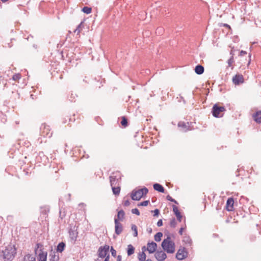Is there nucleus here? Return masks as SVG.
Returning a JSON list of instances; mask_svg holds the SVG:
<instances>
[{
    "label": "nucleus",
    "mask_w": 261,
    "mask_h": 261,
    "mask_svg": "<svg viewBox=\"0 0 261 261\" xmlns=\"http://www.w3.org/2000/svg\"><path fill=\"white\" fill-rule=\"evenodd\" d=\"M161 246L164 251L168 253H173L175 251V243L171 240L170 236H167V238L163 241Z\"/></svg>",
    "instance_id": "nucleus-1"
},
{
    "label": "nucleus",
    "mask_w": 261,
    "mask_h": 261,
    "mask_svg": "<svg viewBox=\"0 0 261 261\" xmlns=\"http://www.w3.org/2000/svg\"><path fill=\"white\" fill-rule=\"evenodd\" d=\"M16 251L15 246L6 247L5 250L2 251L3 259L5 261H12L15 257Z\"/></svg>",
    "instance_id": "nucleus-2"
},
{
    "label": "nucleus",
    "mask_w": 261,
    "mask_h": 261,
    "mask_svg": "<svg viewBox=\"0 0 261 261\" xmlns=\"http://www.w3.org/2000/svg\"><path fill=\"white\" fill-rule=\"evenodd\" d=\"M148 192V189L144 187L139 189H134L130 193V197L132 200L139 201L141 198L144 197Z\"/></svg>",
    "instance_id": "nucleus-3"
},
{
    "label": "nucleus",
    "mask_w": 261,
    "mask_h": 261,
    "mask_svg": "<svg viewBox=\"0 0 261 261\" xmlns=\"http://www.w3.org/2000/svg\"><path fill=\"white\" fill-rule=\"evenodd\" d=\"M226 109L224 106H220L218 104H215L212 108V113L216 118H220L223 116L224 112Z\"/></svg>",
    "instance_id": "nucleus-4"
},
{
    "label": "nucleus",
    "mask_w": 261,
    "mask_h": 261,
    "mask_svg": "<svg viewBox=\"0 0 261 261\" xmlns=\"http://www.w3.org/2000/svg\"><path fill=\"white\" fill-rule=\"evenodd\" d=\"M109 178L111 186H116L117 183L120 182L121 179V174L119 171L113 172L112 175H111Z\"/></svg>",
    "instance_id": "nucleus-5"
},
{
    "label": "nucleus",
    "mask_w": 261,
    "mask_h": 261,
    "mask_svg": "<svg viewBox=\"0 0 261 261\" xmlns=\"http://www.w3.org/2000/svg\"><path fill=\"white\" fill-rule=\"evenodd\" d=\"M188 251L185 247L180 246L176 254V258L179 260H182L188 257Z\"/></svg>",
    "instance_id": "nucleus-6"
},
{
    "label": "nucleus",
    "mask_w": 261,
    "mask_h": 261,
    "mask_svg": "<svg viewBox=\"0 0 261 261\" xmlns=\"http://www.w3.org/2000/svg\"><path fill=\"white\" fill-rule=\"evenodd\" d=\"M110 246L105 245L103 246H100L98 249V256L99 258H103L107 255L109 254Z\"/></svg>",
    "instance_id": "nucleus-7"
},
{
    "label": "nucleus",
    "mask_w": 261,
    "mask_h": 261,
    "mask_svg": "<svg viewBox=\"0 0 261 261\" xmlns=\"http://www.w3.org/2000/svg\"><path fill=\"white\" fill-rule=\"evenodd\" d=\"M40 133L43 137L50 138L52 136L49 126L45 124H42L40 127Z\"/></svg>",
    "instance_id": "nucleus-8"
},
{
    "label": "nucleus",
    "mask_w": 261,
    "mask_h": 261,
    "mask_svg": "<svg viewBox=\"0 0 261 261\" xmlns=\"http://www.w3.org/2000/svg\"><path fill=\"white\" fill-rule=\"evenodd\" d=\"M154 256L158 261H164L167 258L166 254L162 250L156 251Z\"/></svg>",
    "instance_id": "nucleus-9"
},
{
    "label": "nucleus",
    "mask_w": 261,
    "mask_h": 261,
    "mask_svg": "<svg viewBox=\"0 0 261 261\" xmlns=\"http://www.w3.org/2000/svg\"><path fill=\"white\" fill-rule=\"evenodd\" d=\"M234 203V199L233 197L228 198L226 201V203L225 205L226 210L228 211H233Z\"/></svg>",
    "instance_id": "nucleus-10"
},
{
    "label": "nucleus",
    "mask_w": 261,
    "mask_h": 261,
    "mask_svg": "<svg viewBox=\"0 0 261 261\" xmlns=\"http://www.w3.org/2000/svg\"><path fill=\"white\" fill-rule=\"evenodd\" d=\"M115 232L116 234L119 235L123 231L122 224L117 220H115Z\"/></svg>",
    "instance_id": "nucleus-11"
},
{
    "label": "nucleus",
    "mask_w": 261,
    "mask_h": 261,
    "mask_svg": "<svg viewBox=\"0 0 261 261\" xmlns=\"http://www.w3.org/2000/svg\"><path fill=\"white\" fill-rule=\"evenodd\" d=\"M232 82L236 85H239L244 82V78L242 74H237L232 78Z\"/></svg>",
    "instance_id": "nucleus-12"
},
{
    "label": "nucleus",
    "mask_w": 261,
    "mask_h": 261,
    "mask_svg": "<svg viewBox=\"0 0 261 261\" xmlns=\"http://www.w3.org/2000/svg\"><path fill=\"white\" fill-rule=\"evenodd\" d=\"M147 246L148 247V251L149 253H153L154 252H156L158 245L157 244L153 241L151 242H148L147 244Z\"/></svg>",
    "instance_id": "nucleus-13"
},
{
    "label": "nucleus",
    "mask_w": 261,
    "mask_h": 261,
    "mask_svg": "<svg viewBox=\"0 0 261 261\" xmlns=\"http://www.w3.org/2000/svg\"><path fill=\"white\" fill-rule=\"evenodd\" d=\"M172 208L173 212H174V215L176 216L177 221L179 222H181L182 216L180 212L178 210L177 206H176L175 205H173Z\"/></svg>",
    "instance_id": "nucleus-14"
},
{
    "label": "nucleus",
    "mask_w": 261,
    "mask_h": 261,
    "mask_svg": "<svg viewBox=\"0 0 261 261\" xmlns=\"http://www.w3.org/2000/svg\"><path fill=\"white\" fill-rule=\"evenodd\" d=\"M117 215L114 218L115 220H117L118 221H122L124 218L125 216V212L123 210H120L118 211L117 210Z\"/></svg>",
    "instance_id": "nucleus-15"
},
{
    "label": "nucleus",
    "mask_w": 261,
    "mask_h": 261,
    "mask_svg": "<svg viewBox=\"0 0 261 261\" xmlns=\"http://www.w3.org/2000/svg\"><path fill=\"white\" fill-rule=\"evenodd\" d=\"M178 126L180 128H181V130L184 132H187L188 130L189 129V123L187 122L186 123L183 121H180L178 123Z\"/></svg>",
    "instance_id": "nucleus-16"
},
{
    "label": "nucleus",
    "mask_w": 261,
    "mask_h": 261,
    "mask_svg": "<svg viewBox=\"0 0 261 261\" xmlns=\"http://www.w3.org/2000/svg\"><path fill=\"white\" fill-rule=\"evenodd\" d=\"M253 120L257 123H261V111H257L252 115Z\"/></svg>",
    "instance_id": "nucleus-17"
},
{
    "label": "nucleus",
    "mask_w": 261,
    "mask_h": 261,
    "mask_svg": "<svg viewBox=\"0 0 261 261\" xmlns=\"http://www.w3.org/2000/svg\"><path fill=\"white\" fill-rule=\"evenodd\" d=\"M153 189L154 190H155L159 192L162 193H165V188L162 185H161L160 184H158V183L154 184L153 185Z\"/></svg>",
    "instance_id": "nucleus-18"
},
{
    "label": "nucleus",
    "mask_w": 261,
    "mask_h": 261,
    "mask_svg": "<svg viewBox=\"0 0 261 261\" xmlns=\"http://www.w3.org/2000/svg\"><path fill=\"white\" fill-rule=\"evenodd\" d=\"M66 247V244L64 242H60L56 248V250L57 252L62 253L65 249Z\"/></svg>",
    "instance_id": "nucleus-19"
},
{
    "label": "nucleus",
    "mask_w": 261,
    "mask_h": 261,
    "mask_svg": "<svg viewBox=\"0 0 261 261\" xmlns=\"http://www.w3.org/2000/svg\"><path fill=\"white\" fill-rule=\"evenodd\" d=\"M195 72L196 74L198 75L202 74L204 71V68L203 66L201 65L198 64L196 65L194 69Z\"/></svg>",
    "instance_id": "nucleus-20"
},
{
    "label": "nucleus",
    "mask_w": 261,
    "mask_h": 261,
    "mask_svg": "<svg viewBox=\"0 0 261 261\" xmlns=\"http://www.w3.org/2000/svg\"><path fill=\"white\" fill-rule=\"evenodd\" d=\"M47 256V252L39 253L38 256V261H46Z\"/></svg>",
    "instance_id": "nucleus-21"
},
{
    "label": "nucleus",
    "mask_w": 261,
    "mask_h": 261,
    "mask_svg": "<svg viewBox=\"0 0 261 261\" xmlns=\"http://www.w3.org/2000/svg\"><path fill=\"white\" fill-rule=\"evenodd\" d=\"M111 187L113 194L116 196L119 195L121 190L120 186L119 185V184L117 186H113Z\"/></svg>",
    "instance_id": "nucleus-22"
},
{
    "label": "nucleus",
    "mask_w": 261,
    "mask_h": 261,
    "mask_svg": "<svg viewBox=\"0 0 261 261\" xmlns=\"http://www.w3.org/2000/svg\"><path fill=\"white\" fill-rule=\"evenodd\" d=\"M49 256L50 257L49 261H58L59 260V256H56L55 252L53 251L52 249Z\"/></svg>",
    "instance_id": "nucleus-23"
},
{
    "label": "nucleus",
    "mask_w": 261,
    "mask_h": 261,
    "mask_svg": "<svg viewBox=\"0 0 261 261\" xmlns=\"http://www.w3.org/2000/svg\"><path fill=\"white\" fill-rule=\"evenodd\" d=\"M135 247L132 245L129 244L127 246V253L128 256H130L134 253Z\"/></svg>",
    "instance_id": "nucleus-24"
},
{
    "label": "nucleus",
    "mask_w": 261,
    "mask_h": 261,
    "mask_svg": "<svg viewBox=\"0 0 261 261\" xmlns=\"http://www.w3.org/2000/svg\"><path fill=\"white\" fill-rule=\"evenodd\" d=\"M24 261H36L35 257L30 254H26L23 258Z\"/></svg>",
    "instance_id": "nucleus-25"
},
{
    "label": "nucleus",
    "mask_w": 261,
    "mask_h": 261,
    "mask_svg": "<svg viewBox=\"0 0 261 261\" xmlns=\"http://www.w3.org/2000/svg\"><path fill=\"white\" fill-rule=\"evenodd\" d=\"M69 234L72 240H75L77 237V232H75L74 229L70 228L69 230Z\"/></svg>",
    "instance_id": "nucleus-26"
},
{
    "label": "nucleus",
    "mask_w": 261,
    "mask_h": 261,
    "mask_svg": "<svg viewBox=\"0 0 261 261\" xmlns=\"http://www.w3.org/2000/svg\"><path fill=\"white\" fill-rule=\"evenodd\" d=\"M163 233L161 232H157L155 235H154V240L156 241V242H160L161 239H162V237H163Z\"/></svg>",
    "instance_id": "nucleus-27"
},
{
    "label": "nucleus",
    "mask_w": 261,
    "mask_h": 261,
    "mask_svg": "<svg viewBox=\"0 0 261 261\" xmlns=\"http://www.w3.org/2000/svg\"><path fill=\"white\" fill-rule=\"evenodd\" d=\"M146 258V255L145 252H142L140 253L138 255V259L139 261H145Z\"/></svg>",
    "instance_id": "nucleus-28"
},
{
    "label": "nucleus",
    "mask_w": 261,
    "mask_h": 261,
    "mask_svg": "<svg viewBox=\"0 0 261 261\" xmlns=\"http://www.w3.org/2000/svg\"><path fill=\"white\" fill-rule=\"evenodd\" d=\"M82 11L85 14H89L91 13L92 8L91 7L85 6L82 8Z\"/></svg>",
    "instance_id": "nucleus-29"
},
{
    "label": "nucleus",
    "mask_w": 261,
    "mask_h": 261,
    "mask_svg": "<svg viewBox=\"0 0 261 261\" xmlns=\"http://www.w3.org/2000/svg\"><path fill=\"white\" fill-rule=\"evenodd\" d=\"M182 241L185 244L189 245H191L192 242V240L189 236L184 237Z\"/></svg>",
    "instance_id": "nucleus-30"
},
{
    "label": "nucleus",
    "mask_w": 261,
    "mask_h": 261,
    "mask_svg": "<svg viewBox=\"0 0 261 261\" xmlns=\"http://www.w3.org/2000/svg\"><path fill=\"white\" fill-rule=\"evenodd\" d=\"M131 229L132 231H134L133 236L135 237H136L138 236V229L137 227L135 224H132L131 225Z\"/></svg>",
    "instance_id": "nucleus-31"
},
{
    "label": "nucleus",
    "mask_w": 261,
    "mask_h": 261,
    "mask_svg": "<svg viewBox=\"0 0 261 261\" xmlns=\"http://www.w3.org/2000/svg\"><path fill=\"white\" fill-rule=\"evenodd\" d=\"M66 215V211H65V209L64 208H63V209L61 208L60 210V212H59V217L61 219H63L65 217Z\"/></svg>",
    "instance_id": "nucleus-32"
},
{
    "label": "nucleus",
    "mask_w": 261,
    "mask_h": 261,
    "mask_svg": "<svg viewBox=\"0 0 261 261\" xmlns=\"http://www.w3.org/2000/svg\"><path fill=\"white\" fill-rule=\"evenodd\" d=\"M42 248H44L43 245L40 243H37L36 245V247L35 248V250H34L35 254H37L38 249H42Z\"/></svg>",
    "instance_id": "nucleus-33"
},
{
    "label": "nucleus",
    "mask_w": 261,
    "mask_h": 261,
    "mask_svg": "<svg viewBox=\"0 0 261 261\" xmlns=\"http://www.w3.org/2000/svg\"><path fill=\"white\" fill-rule=\"evenodd\" d=\"M121 124L124 127L127 126L128 125V121L127 118L125 117H123L121 121Z\"/></svg>",
    "instance_id": "nucleus-34"
},
{
    "label": "nucleus",
    "mask_w": 261,
    "mask_h": 261,
    "mask_svg": "<svg viewBox=\"0 0 261 261\" xmlns=\"http://www.w3.org/2000/svg\"><path fill=\"white\" fill-rule=\"evenodd\" d=\"M170 226L172 228H175L176 226V222L175 218H173L170 222Z\"/></svg>",
    "instance_id": "nucleus-35"
},
{
    "label": "nucleus",
    "mask_w": 261,
    "mask_h": 261,
    "mask_svg": "<svg viewBox=\"0 0 261 261\" xmlns=\"http://www.w3.org/2000/svg\"><path fill=\"white\" fill-rule=\"evenodd\" d=\"M68 120H69V122L74 121H75V119L74 118L73 120H72L71 118H69V116H66V117H65V118H64L63 119L62 123L65 124V123H66L67 122V121Z\"/></svg>",
    "instance_id": "nucleus-36"
},
{
    "label": "nucleus",
    "mask_w": 261,
    "mask_h": 261,
    "mask_svg": "<svg viewBox=\"0 0 261 261\" xmlns=\"http://www.w3.org/2000/svg\"><path fill=\"white\" fill-rule=\"evenodd\" d=\"M166 199L167 200L170 201L171 202H174L175 204H178V202L173 199L171 196H170L169 195H167L166 197Z\"/></svg>",
    "instance_id": "nucleus-37"
},
{
    "label": "nucleus",
    "mask_w": 261,
    "mask_h": 261,
    "mask_svg": "<svg viewBox=\"0 0 261 261\" xmlns=\"http://www.w3.org/2000/svg\"><path fill=\"white\" fill-rule=\"evenodd\" d=\"M149 203V200H145L144 201H142L140 203H138L137 205H138V206H146L148 205Z\"/></svg>",
    "instance_id": "nucleus-38"
},
{
    "label": "nucleus",
    "mask_w": 261,
    "mask_h": 261,
    "mask_svg": "<svg viewBox=\"0 0 261 261\" xmlns=\"http://www.w3.org/2000/svg\"><path fill=\"white\" fill-rule=\"evenodd\" d=\"M21 77V75L20 73H16L13 75L12 79L14 81H17L19 80Z\"/></svg>",
    "instance_id": "nucleus-39"
},
{
    "label": "nucleus",
    "mask_w": 261,
    "mask_h": 261,
    "mask_svg": "<svg viewBox=\"0 0 261 261\" xmlns=\"http://www.w3.org/2000/svg\"><path fill=\"white\" fill-rule=\"evenodd\" d=\"M110 251L111 252V254L112 255L115 257L116 256V250L114 249V247L113 246H111V248H110Z\"/></svg>",
    "instance_id": "nucleus-40"
},
{
    "label": "nucleus",
    "mask_w": 261,
    "mask_h": 261,
    "mask_svg": "<svg viewBox=\"0 0 261 261\" xmlns=\"http://www.w3.org/2000/svg\"><path fill=\"white\" fill-rule=\"evenodd\" d=\"M151 212L153 213L154 217H158L160 215V210L158 208H156L153 211H151Z\"/></svg>",
    "instance_id": "nucleus-41"
},
{
    "label": "nucleus",
    "mask_w": 261,
    "mask_h": 261,
    "mask_svg": "<svg viewBox=\"0 0 261 261\" xmlns=\"http://www.w3.org/2000/svg\"><path fill=\"white\" fill-rule=\"evenodd\" d=\"M131 212L133 214H136L137 216H139L140 215L139 210L137 208H133Z\"/></svg>",
    "instance_id": "nucleus-42"
},
{
    "label": "nucleus",
    "mask_w": 261,
    "mask_h": 261,
    "mask_svg": "<svg viewBox=\"0 0 261 261\" xmlns=\"http://www.w3.org/2000/svg\"><path fill=\"white\" fill-rule=\"evenodd\" d=\"M234 62V59L232 56L229 58V59L227 61V63L229 66H231L232 63Z\"/></svg>",
    "instance_id": "nucleus-43"
},
{
    "label": "nucleus",
    "mask_w": 261,
    "mask_h": 261,
    "mask_svg": "<svg viewBox=\"0 0 261 261\" xmlns=\"http://www.w3.org/2000/svg\"><path fill=\"white\" fill-rule=\"evenodd\" d=\"M130 204V201L128 199L125 200L123 202V205L125 206H128Z\"/></svg>",
    "instance_id": "nucleus-44"
},
{
    "label": "nucleus",
    "mask_w": 261,
    "mask_h": 261,
    "mask_svg": "<svg viewBox=\"0 0 261 261\" xmlns=\"http://www.w3.org/2000/svg\"><path fill=\"white\" fill-rule=\"evenodd\" d=\"M156 225H157V226L158 227L162 226L163 225V220H162V219L159 220L158 222H157Z\"/></svg>",
    "instance_id": "nucleus-45"
},
{
    "label": "nucleus",
    "mask_w": 261,
    "mask_h": 261,
    "mask_svg": "<svg viewBox=\"0 0 261 261\" xmlns=\"http://www.w3.org/2000/svg\"><path fill=\"white\" fill-rule=\"evenodd\" d=\"M247 54V52L246 51H244V50H242L240 52V56H243L245 55H246Z\"/></svg>",
    "instance_id": "nucleus-46"
},
{
    "label": "nucleus",
    "mask_w": 261,
    "mask_h": 261,
    "mask_svg": "<svg viewBox=\"0 0 261 261\" xmlns=\"http://www.w3.org/2000/svg\"><path fill=\"white\" fill-rule=\"evenodd\" d=\"M104 258L105 259L103 261H110V254H108Z\"/></svg>",
    "instance_id": "nucleus-47"
},
{
    "label": "nucleus",
    "mask_w": 261,
    "mask_h": 261,
    "mask_svg": "<svg viewBox=\"0 0 261 261\" xmlns=\"http://www.w3.org/2000/svg\"><path fill=\"white\" fill-rule=\"evenodd\" d=\"M148 246L147 247H146L145 246H143L142 247V251L143 252H144L146 250L148 251Z\"/></svg>",
    "instance_id": "nucleus-48"
},
{
    "label": "nucleus",
    "mask_w": 261,
    "mask_h": 261,
    "mask_svg": "<svg viewBox=\"0 0 261 261\" xmlns=\"http://www.w3.org/2000/svg\"><path fill=\"white\" fill-rule=\"evenodd\" d=\"M184 229V228L183 227H181L179 229L178 233H179L180 235H182V232H183Z\"/></svg>",
    "instance_id": "nucleus-49"
},
{
    "label": "nucleus",
    "mask_w": 261,
    "mask_h": 261,
    "mask_svg": "<svg viewBox=\"0 0 261 261\" xmlns=\"http://www.w3.org/2000/svg\"><path fill=\"white\" fill-rule=\"evenodd\" d=\"M147 231L148 232V233L150 234L152 233V228H150V227H149V228H147Z\"/></svg>",
    "instance_id": "nucleus-50"
},
{
    "label": "nucleus",
    "mask_w": 261,
    "mask_h": 261,
    "mask_svg": "<svg viewBox=\"0 0 261 261\" xmlns=\"http://www.w3.org/2000/svg\"><path fill=\"white\" fill-rule=\"evenodd\" d=\"M223 26L225 27L226 28H228V29H231L230 28V26L229 24H227V23H224L223 24Z\"/></svg>",
    "instance_id": "nucleus-51"
},
{
    "label": "nucleus",
    "mask_w": 261,
    "mask_h": 261,
    "mask_svg": "<svg viewBox=\"0 0 261 261\" xmlns=\"http://www.w3.org/2000/svg\"><path fill=\"white\" fill-rule=\"evenodd\" d=\"M121 259H122V257H121V255H118L117 256V261H121Z\"/></svg>",
    "instance_id": "nucleus-52"
},
{
    "label": "nucleus",
    "mask_w": 261,
    "mask_h": 261,
    "mask_svg": "<svg viewBox=\"0 0 261 261\" xmlns=\"http://www.w3.org/2000/svg\"><path fill=\"white\" fill-rule=\"evenodd\" d=\"M12 218H13V216H12L10 215V216H8L7 217V220H11Z\"/></svg>",
    "instance_id": "nucleus-53"
},
{
    "label": "nucleus",
    "mask_w": 261,
    "mask_h": 261,
    "mask_svg": "<svg viewBox=\"0 0 261 261\" xmlns=\"http://www.w3.org/2000/svg\"><path fill=\"white\" fill-rule=\"evenodd\" d=\"M248 57H249V62H248V65H249V64H250V61H251V54H249Z\"/></svg>",
    "instance_id": "nucleus-54"
},
{
    "label": "nucleus",
    "mask_w": 261,
    "mask_h": 261,
    "mask_svg": "<svg viewBox=\"0 0 261 261\" xmlns=\"http://www.w3.org/2000/svg\"><path fill=\"white\" fill-rule=\"evenodd\" d=\"M80 25H81V24L77 26L76 30H75V32L77 31L78 33H79L80 32V30H79V28L80 27Z\"/></svg>",
    "instance_id": "nucleus-55"
},
{
    "label": "nucleus",
    "mask_w": 261,
    "mask_h": 261,
    "mask_svg": "<svg viewBox=\"0 0 261 261\" xmlns=\"http://www.w3.org/2000/svg\"><path fill=\"white\" fill-rule=\"evenodd\" d=\"M39 251V253L45 252V251H44V248L38 249Z\"/></svg>",
    "instance_id": "nucleus-56"
},
{
    "label": "nucleus",
    "mask_w": 261,
    "mask_h": 261,
    "mask_svg": "<svg viewBox=\"0 0 261 261\" xmlns=\"http://www.w3.org/2000/svg\"><path fill=\"white\" fill-rule=\"evenodd\" d=\"M230 54L233 57L234 53H233V48L231 49V50L230 51Z\"/></svg>",
    "instance_id": "nucleus-57"
},
{
    "label": "nucleus",
    "mask_w": 261,
    "mask_h": 261,
    "mask_svg": "<svg viewBox=\"0 0 261 261\" xmlns=\"http://www.w3.org/2000/svg\"><path fill=\"white\" fill-rule=\"evenodd\" d=\"M155 199H156V198H155V197H152V198H151V201H152V202H154L155 201Z\"/></svg>",
    "instance_id": "nucleus-58"
},
{
    "label": "nucleus",
    "mask_w": 261,
    "mask_h": 261,
    "mask_svg": "<svg viewBox=\"0 0 261 261\" xmlns=\"http://www.w3.org/2000/svg\"><path fill=\"white\" fill-rule=\"evenodd\" d=\"M2 2L5 3L7 2L8 0H1Z\"/></svg>",
    "instance_id": "nucleus-59"
},
{
    "label": "nucleus",
    "mask_w": 261,
    "mask_h": 261,
    "mask_svg": "<svg viewBox=\"0 0 261 261\" xmlns=\"http://www.w3.org/2000/svg\"><path fill=\"white\" fill-rule=\"evenodd\" d=\"M43 154V153L42 152H39V155H42Z\"/></svg>",
    "instance_id": "nucleus-60"
},
{
    "label": "nucleus",
    "mask_w": 261,
    "mask_h": 261,
    "mask_svg": "<svg viewBox=\"0 0 261 261\" xmlns=\"http://www.w3.org/2000/svg\"><path fill=\"white\" fill-rule=\"evenodd\" d=\"M162 29L161 28H158L157 30H162Z\"/></svg>",
    "instance_id": "nucleus-61"
},
{
    "label": "nucleus",
    "mask_w": 261,
    "mask_h": 261,
    "mask_svg": "<svg viewBox=\"0 0 261 261\" xmlns=\"http://www.w3.org/2000/svg\"><path fill=\"white\" fill-rule=\"evenodd\" d=\"M146 261H152L150 259H147Z\"/></svg>",
    "instance_id": "nucleus-62"
},
{
    "label": "nucleus",
    "mask_w": 261,
    "mask_h": 261,
    "mask_svg": "<svg viewBox=\"0 0 261 261\" xmlns=\"http://www.w3.org/2000/svg\"><path fill=\"white\" fill-rule=\"evenodd\" d=\"M226 222L227 223H228V222H229V220L227 219V220H226Z\"/></svg>",
    "instance_id": "nucleus-63"
},
{
    "label": "nucleus",
    "mask_w": 261,
    "mask_h": 261,
    "mask_svg": "<svg viewBox=\"0 0 261 261\" xmlns=\"http://www.w3.org/2000/svg\"><path fill=\"white\" fill-rule=\"evenodd\" d=\"M183 101H184V103L186 102V101H185V100L184 99H183Z\"/></svg>",
    "instance_id": "nucleus-64"
}]
</instances>
